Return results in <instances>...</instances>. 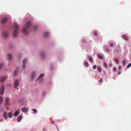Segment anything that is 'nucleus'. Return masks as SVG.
Segmentation results:
<instances>
[{
  "label": "nucleus",
  "instance_id": "obj_20",
  "mask_svg": "<svg viewBox=\"0 0 131 131\" xmlns=\"http://www.w3.org/2000/svg\"><path fill=\"white\" fill-rule=\"evenodd\" d=\"M114 59L116 62L117 64L119 63V61L118 59L116 58H114Z\"/></svg>",
  "mask_w": 131,
  "mask_h": 131
},
{
  "label": "nucleus",
  "instance_id": "obj_27",
  "mask_svg": "<svg viewBox=\"0 0 131 131\" xmlns=\"http://www.w3.org/2000/svg\"><path fill=\"white\" fill-rule=\"evenodd\" d=\"M97 70L99 72H101V67H97Z\"/></svg>",
  "mask_w": 131,
  "mask_h": 131
},
{
  "label": "nucleus",
  "instance_id": "obj_15",
  "mask_svg": "<svg viewBox=\"0 0 131 131\" xmlns=\"http://www.w3.org/2000/svg\"><path fill=\"white\" fill-rule=\"evenodd\" d=\"M122 37L124 39L126 40H128V38L127 37V36L125 35H122Z\"/></svg>",
  "mask_w": 131,
  "mask_h": 131
},
{
  "label": "nucleus",
  "instance_id": "obj_19",
  "mask_svg": "<svg viewBox=\"0 0 131 131\" xmlns=\"http://www.w3.org/2000/svg\"><path fill=\"white\" fill-rule=\"evenodd\" d=\"M22 118V117L21 116H19L17 120L19 122H20Z\"/></svg>",
  "mask_w": 131,
  "mask_h": 131
},
{
  "label": "nucleus",
  "instance_id": "obj_3",
  "mask_svg": "<svg viewBox=\"0 0 131 131\" xmlns=\"http://www.w3.org/2000/svg\"><path fill=\"white\" fill-rule=\"evenodd\" d=\"M9 100L10 98L9 97H6L5 98V103L7 105H10V103H9Z\"/></svg>",
  "mask_w": 131,
  "mask_h": 131
},
{
  "label": "nucleus",
  "instance_id": "obj_13",
  "mask_svg": "<svg viewBox=\"0 0 131 131\" xmlns=\"http://www.w3.org/2000/svg\"><path fill=\"white\" fill-rule=\"evenodd\" d=\"M23 32L25 34H27V30L26 28L24 27V28L23 30Z\"/></svg>",
  "mask_w": 131,
  "mask_h": 131
},
{
  "label": "nucleus",
  "instance_id": "obj_6",
  "mask_svg": "<svg viewBox=\"0 0 131 131\" xmlns=\"http://www.w3.org/2000/svg\"><path fill=\"white\" fill-rule=\"evenodd\" d=\"M20 110L19 109H18L14 113V116H17L19 113Z\"/></svg>",
  "mask_w": 131,
  "mask_h": 131
},
{
  "label": "nucleus",
  "instance_id": "obj_22",
  "mask_svg": "<svg viewBox=\"0 0 131 131\" xmlns=\"http://www.w3.org/2000/svg\"><path fill=\"white\" fill-rule=\"evenodd\" d=\"M104 67H105L107 69V68L108 67L107 65V64L106 62H104L103 64Z\"/></svg>",
  "mask_w": 131,
  "mask_h": 131
},
{
  "label": "nucleus",
  "instance_id": "obj_38",
  "mask_svg": "<svg viewBox=\"0 0 131 131\" xmlns=\"http://www.w3.org/2000/svg\"><path fill=\"white\" fill-rule=\"evenodd\" d=\"M17 73V72L16 71H15L14 72V76H16Z\"/></svg>",
  "mask_w": 131,
  "mask_h": 131
},
{
  "label": "nucleus",
  "instance_id": "obj_31",
  "mask_svg": "<svg viewBox=\"0 0 131 131\" xmlns=\"http://www.w3.org/2000/svg\"><path fill=\"white\" fill-rule=\"evenodd\" d=\"M84 64L85 66L86 67H88L89 66L88 63L86 61L84 62Z\"/></svg>",
  "mask_w": 131,
  "mask_h": 131
},
{
  "label": "nucleus",
  "instance_id": "obj_14",
  "mask_svg": "<svg viewBox=\"0 0 131 131\" xmlns=\"http://www.w3.org/2000/svg\"><path fill=\"white\" fill-rule=\"evenodd\" d=\"M27 59H24V60L23 61V67L24 68H25V64L27 61Z\"/></svg>",
  "mask_w": 131,
  "mask_h": 131
},
{
  "label": "nucleus",
  "instance_id": "obj_16",
  "mask_svg": "<svg viewBox=\"0 0 131 131\" xmlns=\"http://www.w3.org/2000/svg\"><path fill=\"white\" fill-rule=\"evenodd\" d=\"M12 56L11 54H8V58L9 60H11L12 59Z\"/></svg>",
  "mask_w": 131,
  "mask_h": 131
},
{
  "label": "nucleus",
  "instance_id": "obj_41",
  "mask_svg": "<svg viewBox=\"0 0 131 131\" xmlns=\"http://www.w3.org/2000/svg\"><path fill=\"white\" fill-rule=\"evenodd\" d=\"M118 68L120 70L122 69V67H121L119 66V67Z\"/></svg>",
  "mask_w": 131,
  "mask_h": 131
},
{
  "label": "nucleus",
  "instance_id": "obj_33",
  "mask_svg": "<svg viewBox=\"0 0 131 131\" xmlns=\"http://www.w3.org/2000/svg\"><path fill=\"white\" fill-rule=\"evenodd\" d=\"M131 66V63H129L128 64V66H127V68H129Z\"/></svg>",
  "mask_w": 131,
  "mask_h": 131
},
{
  "label": "nucleus",
  "instance_id": "obj_30",
  "mask_svg": "<svg viewBox=\"0 0 131 131\" xmlns=\"http://www.w3.org/2000/svg\"><path fill=\"white\" fill-rule=\"evenodd\" d=\"M45 55L44 53L43 52H42L41 53V56L42 57H43V56Z\"/></svg>",
  "mask_w": 131,
  "mask_h": 131
},
{
  "label": "nucleus",
  "instance_id": "obj_28",
  "mask_svg": "<svg viewBox=\"0 0 131 131\" xmlns=\"http://www.w3.org/2000/svg\"><path fill=\"white\" fill-rule=\"evenodd\" d=\"M32 110L33 111L34 113H35L37 112V110L35 109H32Z\"/></svg>",
  "mask_w": 131,
  "mask_h": 131
},
{
  "label": "nucleus",
  "instance_id": "obj_37",
  "mask_svg": "<svg viewBox=\"0 0 131 131\" xmlns=\"http://www.w3.org/2000/svg\"><path fill=\"white\" fill-rule=\"evenodd\" d=\"M3 65V64L2 63H1L0 64V69H1Z\"/></svg>",
  "mask_w": 131,
  "mask_h": 131
},
{
  "label": "nucleus",
  "instance_id": "obj_18",
  "mask_svg": "<svg viewBox=\"0 0 131 131\" xmlns=\"http://www.w3.org/2000/svg\"><path fill=\"white\" fill-rule=\"evenodd\" d=\"M49 33L47 32H46L45 33L44 36L45 37H47L49 36Z\"/></svg>",
  "mask_w": 131,
  "mask_h": 131
},
{
  "label": "nucleus",
  "instance_id": "obj_34",
  "mask_svg": "<svg viewBox=\"0 0 131 131\" xmlns=\"http://www.w3.org/2000/svg\"><path fill=\"white\" fill-rule=\"evenodd\" d=\"M117 71V69L115 67H114L113 69V71L114 72H115Z\"/></svg>",
  "mask_w": 131,
  "mask_h": 131
},
{
  "label": "nucleus",
  "instance_id": "obj_26",
  "mask_svg": "<svg viewBox=\"0 0 131 131\" xmlns=\"http://www.w3.org/2000/svg\"><path fill=\"white\" fill-rule=\"evenodd\" d=\"M126 60H124L123 61V65H125L126 64Z\"/></svg>",
  "mask_w": 131,
  "mask_h": 131
},
{
  "label": "nucleus",
  "instance_id": "obj_4",
  "mask_svg": "<svg viewBox=\"0 0 131 131\" xmlns=\"http://www.w3.org/2000/svg\"><path fill=\"white\" fill-rule=\"evenodd\" d=\"M19 82V81L17 80L14 81V87L16 88L18 86Z\"/></svg>",
  "mask_w": 131,
  "mask_h": 131
},
{
  "label": "nucleus",
  "instance_id": "obj_12",
  "mask_svg": "<svg viewBox=\"0 0 131 131\" xmlns=\"http://www.w3.org/2000/svg\"><path fill=\"white\" fill-rule=\"evenodd\" d=\"M31 23L30 21H28L27 22L26 24V26L28 28L31 26Z\"/></svg>",
  "mask_w": 131,
  "mask_h": 131
},
{
  "label": "nucleus",
  "instance_id": "obj_7",
  "mask_svg": "<svg viewBox=\"0 0 131 131\" xmlns=\"http://www.w3.org/2000/svg\"><path fill=\"white\" fill-rule=\"evenodd\" d=\"M6 78V77L5 76L1 77L0 78V81L1 82H3Z\"/></svg>",
  "mask_w": 131,
  "mask_h": 131
},
{
  "label": "nucleus",
  "instance_id": "obj_17",
  "mask_svg": "<svg viewBox=\"0 0 131 131\" xmlns=\"http://www.w3.org/2000/svg\"><path fill=\"white\" fill-rule=\"evenodd\" d=\"M13 116V114L12 113L10 112L8 113V116L9 117L11 118Z\"/></svg>",
  "mask_w": 131,
  "mask_h": 131
},
{
  "label": "nucleus",
  "instance_id": "obj_5",
  "mask_svg": "<svg viewBox=\"0 0 131 131\" xmlns=\"http://www.w3.org/2000/svg\"><path fill=\"white\" fill-rule=\"evenodd\" d=\"M120 50L121 48L119 46H118L114 50V51L116 53H117L120 51Z\"/></svg>",
  "mask_w": 131,
  "mask_h": 131
},
{
  "label": "nucleus",
  "instance_id": "obj_21",
  "mask_svg": "<svg viewBox=\"0 0 131 131\" xmlns=\"http://www.w3.org/2000/svg\"><path fill=\"white\" fill-rule=\"evenodd\" d=\"M3 98L2 96H0V105L3 102Z\"/></svg>",
  "mask_w": 131,
  "mask_h": 131
},
{
  "label": "nucleus",
  "instance_id": "obj_9",
  "mask_svg": "<svg viewBox=\"0 0 131 131\" xmlns=\"http://www.w3.org/2000/svg\"><path fill=\"white\" fill-rule=\"evenodd\" d=\"M21 110L23 112H27L28 110V108H27L25 107L22 108L21 109Z\"/></svg>",
  "mask_w": 131,
  "mask_h": 131
},
{
  "label": "nucleus",
  "instance_id": "obj_32",
  "mask_svg": "<svg viewBox=\"0 0 131 131\" xmlns=\"http://www.w3.org/2000/svg\"><path fill=\"white\" fill-rule=\"evenodd\" d=\"M94 35L95 36H96L97 35V32L96 31H94Z\"/></svg>",
  "mask_w": 131,
  "mask_h": 131
},
{
  "label": "nucleus",
  "instance_id": "obj_36",
  "mask_svg": "<svg viewBox=\"0 0 131 131\" xmlns=\"http://www.w3.org/2000/svg\"><path fill=\"white\" fill-rule=\"evenodd\" d=\"M99 82L100 83H101L103 82V80L101 79H100L99 80Z\"/></svg>",
  "mask_w": 131,
  "mask_h": 131
},
{
  "label": "nucleus",
  "instance_id": "obj_35",
  "mask_svg": "<svg viewBox=\"0 0 131 131\" xmlns=\"http://www.w3.org/2000/svg\"><path fill=\"white\" fill-rule=\"evenodd\" d=\"M96 65H94L93 66V69H95L96 68Z\"/></svg>",
  "mask_w": 131,
  "mask_h": 131
},
{
  "label": "nucleus",
  "instance_id": "obj_1",
  "mask_svg": "<svg viewBox=\"0 0 131 131\" xmlns=\"http://www.w3.org/2000/svg\"><path fill=\"white\" fill-rule=\"evenodd\" d=\"M14 31L13 32V36L14 37H16L18 34V30L19 29L18 24L15 23L14 24Z\"/></svg>",
  "mask_w": 131,
  "mask_h": 131
},
{
  "label": "nucleus",
  "instance_id": "obj_23",
  "mask_svg": "<svg viewBox=\"0 0 131 131\" xmlns=\"http://www.w3.org/2000/svg\"><path fill=\"white\" fill-rule=\"evenodd\" d=\"M43 76V74H41L40 75V76L39 77V78L36 80V81H37L39 80Z\"/></svg>",
  "mask_w": 131,
  "mask_h": 131
},
{
  "label": "nucleus",
  "instance_id": "obj_42",
  "mask_svg": "<svg viewBox=\"0 0 131 131\" xmlns=\"http://www.w3.org/2000/svg\"><path fill=\"white\" fill-rule=\"evenodd\" d=\"M2 122L3 121V119H1L0 120Z\"/></svg>",
  "mask_w": 131,
  "mask_h": 131
},
{
  "label": "nucleus",
  "instance_id": "obj_24",
  "mask_svg": "<svg viewBox=\"0 0 131 131\" xmlns=\"http://www.w3.org/2000/svg\"><path fill=\"white\" fill-rule=\"evenodd\" d=\"M98 57L100 59H103L102 56L99 54H98Z\"/></svg>",
  "mask_w": 131,
  "mask_h": 131
},
{
  "label": "nucleus",
  "instance_id": "obj_39",
  "mask_svg": "<svg viewBox=\"0 0 131 131\" xmlns=\"http://www.w3.org/2000/svg\"><path fill=\"white\" fill-rule=\"evenodd\" d=\"M105 48V50L107 52H108L109 51V50L107 49V48Z\"/></svg>",
  "mask_w": 131,
  "mask_h": 131
},
{
  "label": "nucleus",
  "instance_id": "obj_44",
  "mask_svg": "<svg viewBox=\"0 0 131 131\" xmlns=\"http://www.w3.org/2000/svg\"><path fill=\"white\" fill-rule=\"evenodd\" d=\"M43 130H44L45 131V130L44 129Z\"/></svg>",
  "mask_w": 131,
  "mask_h": 131
},
{
  "label": "nucleus",
  "instance_id": "obj_11",
  "mask_svg": "<svg viewBox=\"0 0 131 131\" xmlns=\"http://www.w3.org/2000/svg\"><path fill=\"white\" fill-rule=\"evenodd\" d=\"M3 36L5 37L6 38L8 36V33L7 32L5 31L3 32Z\"/></svg>",
  "mask_w": 131,
  "mask_h": 131
},
{
  "label": "nucleus",
  "instance_id": "obj_43",
  "mask_svg": "<svg viewBox=\"0 0 131 131\" xmlns=\"http://www.w3.org/2000/svg\"><path fill=\"white\" fill-rule=\"evenodd\" d=\"M54 123V121H52V122H51V123L52 124V123Z\"/></svg>",
  "mask_w": 131,
  "mask_h": 131
},
{
  "label": "nucleus",
  "instance_id": "obj_10",
  "mask_svg": "<svg viewBox=\"0 0 131 131\" xmlns=\"http://www.w3.org/2000/svg\"><path fill=\"white\" fill-rule=\"evenodd\" d=\"M3 116L4 118L6 119L7 118V113L6 112H4L3 114Z\"/></svg>",
  "mask_w": 131,
  "mask_h": 131
},
{
  "label": "nucleus",
  "instance_id": "obj_29",
  "mask_svg": "<svg viewBox=\"0 0 131 131\" xmlns=\"http://www.w3.org/2000/svg\"><path fill=\"white\" fill-rule=\"evenodd\" d=\"M110 45L111 47H113L114 46V44L113 43L111 42L110 43Z\"/></svg>",
  "mask_w": 131,
  "mask_h": 131
},
{
  "label": "nucleus",
  "instance_id": "obj_40",
  "mask_svg": "<svg viewBox=\"0 0 131 131\" xmlns=\"http://www.w3.org/2000/svg\"><path fill=\"white\" fill-rule=\"evenodd\" d=\"M110 67H111L112 66V64L111 63H110L108 65Z\"/></svg>",
  "mask_w": 131,
  "mask_h": 131
},
{
  "label": "nucleus",
  "instance_id": "obj_25",
  "mask_svg": "<svg viewBox=\"0 0 131 131\" xmlns=\"http://www.w3.org/2000/svg\"><path fill=\"white\" fill-rule=\"evenodd\" d=\"M89 60L91 62H93V59L91 57H89Z\"/></svg>",
  "mask_w": 131,
  "mask_h": 131
},
{
  "label": "nucleus",
  "instance_id": "obj_2",
  "mask_svg": "<svg viewBox=\"0 0 131 131\" xmlns=\"http://www.w3.org/2000/svg\"><path fill=\"white\" fill-rule=\"evenodd\" d=\"M5 89V86L4 85H2L0 88V94L1 95H3L4 93V90Z\"/></svg>",
  "mask_w": 131,
  "mask_h": 131
},
{
  "label": "nucleus",
  "instance_id": "obj_8",
  "mask_svg": "<svg viewBox=\"0 0 131 131\" xmlns=\"http://www.w3.org/2000/svg\"><path fill=\"white\" fill-rule=\"evenodd\" d=\"M7 18L6 17L3 18L1 22L2 23H4L7 21Z\"/></svg>",
  "mask_w": 131,
  "mask_h": 131
}]
</instances>
